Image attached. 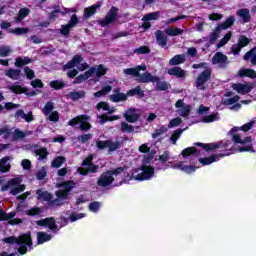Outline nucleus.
<instances>
[{
    "instance_id": "nucleus-1",
    "label": "nucleus",
    "mask_w": 256,
    "mask_h": 256,
    "mask_svg": "<svg viewBox=\"0 0 256 256\" xmlns=\"http://www.w3.org/2000/svg\"><path fill=\"white\" fill-rule=\"evenodd\" d=\"M194 146L203 148L205 152H211L220 150V154H215L216 156L222 157H229L231 156V141H220V142H211V143H201L196 142Z\"/></svg>"
},
{
    "instance_id": "nucleus-2",
    "label": "nucleus",
    "mask_w": 256,
    "mask_h": 256,
    "mask_svg": "<svg viewBox=\"0 0 256 256\" xmlns=\"http://www.w3.org/2000/svg\"><path fill=\"white\" fill-rule=\"evenodd\" d=\"M183 29L178 27H168L164 31H155V41L161 48H165L168 44V37H178L183 35Z\"/></svg>"
},
{
    "instance_id": "nucleus-3",
    "label": "nucleus",
    "mask_w": 256,
    "mask_h": 256,
    "mask_svg": "<svg viewBox=\"0 0 256 256\" xmlns=\"http://www.w3.org/2000/svg\"><path fill=\"white\" fill-rule=\"evenodd\" d=\"M4 243L6 244H16L19 246V254L20 255H25L27 254V248L31 250V235L29 232L19 236L18 238L14 236H10L8 238H4Z\"/></svg>"
},
{
    "instance_id": "nucleus-4",
    "label": "nucleus",
    "mask_w": 256,
    "mask_h": 256,
    "mask_svg": "<svg viewBox=\"0 0 256 256\" xmlns=\"http://www.w3.org/2000/svg\"><path fill=\"white\" fill-rule=\"evenodd\" d=\"M127 170V166L116 167L112 170H107L101 173L99 179H97V186L106 188L114 183V177L123 174Z\"/></svg>"
},
{
    "instance_id": "nucleus-5",
    "label": "nucleus",
    "mask_w": 256,
    "mask_h": 256,
    "mask_svg": "<svg viewBox=\"0 0 256 256\" xmlns=\"http://www.w3.org/2000/svg\"><path fill=\"white\" fill-rule=\"evenodd\" d=\"M204 68L203 72H200L194 81L196 89L200 91H205V84L211 79V68L207 67L206 62H200L198 64H193L192 69Z\"/></svg>"
},
{
    "instance_id": "nucleus-6",
    "label": "nucleus",
    "mask_w": 256,
    "mask_h": 256,
    "mask_svg": "<svg viewBox=\"0 0 256 256\" xmlns=\"http://www.w3.org/2000/svg\"><path fill=\"white\" fill-rule=\"evenodd\" d=\"M253 126H255V121H250V122L242 125V127L231 128V130L229 131V135H231V140L233 141V143L245 145V144H249L250 142H252V138H250L248 136V137H245L244 139H242L241 137H239V134H237V132H239V131L248 132V131H250V129H252Z\"/></svg>"
},
{
    "instance_id": "nucleus-7",
    "label": "nucleus",
    "mask_w": 256,
    "mask_h": 256,
    "mask_svg": "<svg viewBox=\"0 0 256 256\" xmlns=\"http://www.w3.org/2000/svg\"><path fill=\"white\" fill-rule=\"evenodd\" d=\"M11 187H14L10 190V195L16 196L19 193L25 191V185L21 184V178H12L8 182L1 186V192L8 191Z\"/></svg>"
},
{
    "instance_id": "nucleus-8",
    "label": "nucleus",
    "mask_w": 256,
    "mask_h": 256,
    "mask_svg": "<svg viewBox=\"0 0 256 256\" xmlns=\"http://www.w3.org/2000/svg\"><path fill=\"white\" fill-rule=\"evenodd\" d=\"M97 149L99 151H103L107 149V152L112 153L120 149L123 146V142L120 141H112V140H105V141H97Z\"/></svg>"
},
{
    "instance_id": "nucleus-9",
    "label": "nucleus",
    "mask_w": 256,
    "mask_h": 256,
    "mask_svg": "<svg viewBox=\"0 0 256 256\" xmlns=\"http://www.w3.org/2000/svg\"><path fill=\"white\" fill-rule=\"evenodd\" d=\"M140 170L142 171V173L136 175V181L151 180V178H153V175H155V168H153V166L142 165L140 167Z\"/></svg>"
},
{
    "instance_id": "nucleus-10",
    "label": "nucleus",
    "mask_w": 256,
    "mask_h": 256,
    "mask_svg": "<svg viewBox=\"0 0 256 256\" xmlns=\"http://www.w3.org/2000/svg\"><path fill=\"white\" fill-rule=\"evenodd\" d=\"M117 16L118 8L112 6V8H110V11H108L105 15V18L99 20V25H101V27H106L107 25L114 23Z\"/></svg>"
},
{
    "instance_id": "nucleus-11",
    "label": "nucleus",
    "mask_w": 256,
    "mask_h": 256,
    "mask_svg": "<svg viewBox=\"0 0 256 256\" xmlns=\"http://www.w3.org/2000/svg\"><path fill=\"white\" fill-rule=\"evenodd\" d=\"M211 64L218 65L220 69H225L226 65H229V57L224 55L222 52H216L214 57H211Z\"/></svg>"
},
{
    "instance_id": "nucleus-12",
    "label": "nucleus",
    "mask_w": 256,
    "mask_h": 256,
    "mask_svg": "<svg viewBox=\"0 0 256 256\" xmlns=\"http://www.w3.org/2000/svg\"><path fill=\"white\" fill-rule=\"evenodd\" d=\"M78 23L79 19L77 18V15L73 14V16H71V20L68 21V24L61 26L60 35L68 37V35L71 34V29L75 28V26H77Z\"/></svg>"
},
{
    "instance_id": "nucleus-13",
    "label": "nucleus",
    "mask_w": 256,
    "mask_h": 256,
    "mask_svg": "<svg viewBox=\"0 0 256 256\" xmlns=\"http://www.w3.org/2000/svg\"><path fill=\"white\" fill-rule=\"evenodd\" d=\"M10 92L14 93V95H25L27 97L36 96L35 91H28L27 87L21 85H12L10 86Z\"/></svg>"
},
{
    "instance_id": "nucleus-14",
    "label": "nucleus",
    "mask_w": 256,
    "mask_h": 256,
    "mask_svg": "<svg viewBox=\"0 0 256 256\" xmlns=\"http://www.w3.org/2000/svg\"><path fill=\"white\" fill-rule=\"evenodd\" d=\"M123 118L127 123H136L140 120V113L135 108H129L123 113Z\"/></svg>"
},
{
    "instance_id": "nucleus-15",
    "label": "nucleus",
    "mask_w": 256,
    "mask_h": 256,
    "mask_svg": "<svg viewBox=\"0 0 256 256\" xmlns=\"http://www.w3.org/2000/svg\"><path fill=\"white\" fill-rule=\"evenodd\" d=\"M133 77L138 78V83H142V84L160 82L159 77L154 76L149 72H144L142 73V75L133 76Z\"/></svg>"
},
{
    "instance_id": "nucleus-16",
    "label": "nucleus",
    "mask_w": 256,
    "mask_h": 256,
    "mask_svg": "<svg viewBox=\"0 0 256 256\" xmlns=\"http://www.w3.org/2000/svg\"><path fill=\"white\" fill-rule=\"evenodd\" d=\"M36 225L40 227H47L49 230L55 232L57 231V225L55 224V219L53 217H48L43 220L36 221Z\"/></svg>"
},
{
    "instance_id": "nucleus-17",
    "label": "nucleus",
    "mask_w": 256,
    "mask_h": 256,
    "mask_svg": "<svg viewBox=\"0 0 256 256\" xmlns=\"http://www.w3.org/2000/svg\"><path fill=\"white\" fill-rule=\"evenodd\" d=\"M90 121V116L88 115H79L76 116L75 118L71 119L70 121H68V126L70 127H75L78 124L82 125V124H88Z\"/></svg>"
},
{
    "instance_id": "nucleus-18",
    "label": "nucleus",
    "mask_w": 256,
    "mask_h": 256,
    "mask_svg": "<svg viewBox=\"0 0 256 256\" xmlns=\"http://www.w3.org/2000/svg\"><path fill=\"white\" fill-rule=\"evenodd\" d=\"M231 88L239 95H246L252 90V86H248L242 83H235L231 86Z\"/></svg>"
},
{
    "instance_id": "nucleus-19",
    "label": "nucleus",
    "mask_w": 256,
    "mask_h": 256,
    "mask_svg": "<svg viewBox=\"0 0 256 256\" xmlns=\"http://www.w3.org/2000/svg\"><path fill=\"white\" fill-rule=\"evenodd\" d=\"M92 74H94V67H90L88 71L84 72V74H79L78 76H75V80L73 81V84H81L88 80L90 77H92Z\"/></svg>"
},
{
    "instance_id": "nucleus-20",
    "label": "nucleus",
    "mask_w": 256,
    "mask_h": 256,
    "mask_svg": "<svg viewBox=\"0 0 256 256\" xmlns=\"http://www.w3.org/2000/svg\"><path fill=\"white\" fill-rule=\"evenodd\" d=\"M234 23H235V17L229 16L228 18H226V20H224V22L218 24V26H216V29L214 31L227 30L231 28Z\"/></svg>"
},
{
    "instance_id": "nucleus-21",
    "label": "nucleus",
    "mask_w": 256,
    "mask_h": 256,
    "mask_svg": "<svg viewBox=\"0 0 256 256\" xmlns=\"http://www.w3.org/2000/svg\"><path fill=\"white\" fill-rule=\"evenodd\" d=\"M82 61H83V57H81V55L77 54V55L73 56L71 61H68V62H66V64H64V70H71V69L75 68L77 65H79Z\"/></svg>"
},
{
    "instance_id": "nucleus-22",
    "label": "nucleus",
    "mask_w": 256,
    "mask_h": 256,
    "mask_svg": "<svg viewBox=\"0 0 256 256\" xmlns=\"http://www.w3.org/2000/svg\"><path fill=\"white\" fill-rule=\"evenodd\" d=\"M172 169H179L181 171H183V173L185 174H192L196 171V169H198L197 166H184L182 162L176 163L174 164V166H172Z\"/></svg>"
},
{
    "instance_id": "nucleus-23",
    "label": "nucleus",
    "mask_w": 256,
    "mask_h": 256,
    "mask_svg": "<svg viewBox=\"0 0 256 256\" xmlns=\"http://www.w3.org/2000/svg\"><path fill=\"white\" fill-rule=\"evenodd\" d=\"M101 8L100 3H96L88 8H84V19H90L94 14H97V10Z\"/></svg>"
},
{
    "instance_id": "nucleus-24",
    "label": "nucleus",
    "mask_w": 256,
    "mask_h": 256,
    "mask_svg": "<svg viewBox=\"0 0 256 256\" xmlns=\"http://www.w3.org/2000/svg\"><path fill=\"white\" fill-rule=\"evenodd\" d=\"M181 156L187 158L190 156L199 157L201 156V151H198L195 147L185 148L181 151Z\"/></svg>"
},
{
    "instance_id": "nucleus-25",
    "label": "nucleus",
    "mask_w": 256,
    "mask_h": 256,
    "mask_svg": "<svg viewBox=\"0 0 256 256\" xmlns=\"http://www.w3.org/2000/svg\"><path fill=\"white\" fill-rule=\"evenodd\" d=\"M36 240L37 245L45 244L46 242L51 241V234H48L47 232H38L36 234Z\"/></svg>"
},
{
    "instance_id": "nucleus-26",
    "label": "nucleus",
    "mask_w": 256,
    "mask_h": 256,
    "mask_svg": "<svg viewBox=\"0 0 256 256\" xmlns=\"http://www.w3.org/2000/svg\"><path fill=\"white\" fill-rule=\"evenodd\" d=\"M224 157H220L218 155H211L205 158H198V163L202 164L203 166L210 165L211 163H215L216 161L222 159Z\"/></svg>"
},
{
    "instance_id": "nucleus-27",
    "label": "nucleus",
    "mask_w": 256,
    "mask_h": 256,
    "mask_svg": "<svg viewBox=\"0 0 256 256\" xmlns=\"http://www.w3.org/2000/svg\"><path fill=\"white\" fill-rule=\"evenodd\" d=\"M244 61H250V65L256 66V47L248 50V52L244 54Z\"/></svg>"
},
{
    "instance_id": "nucleus-28",
    "label": "nucleus",
    "mask_w": 256,
    "mask_h": 256,
    "mask_svg": "<svg viewBox=\"0 0 256 256\" xmlns=\"http://www.w3.org/2000/svg\"><path fill=\"white\" fill-rule=\"evenodd\" d=\"M238 101H239V96L235 95L233 96V98H228L224 100V105L226 106L233 105L231 109L239 110L240 108H242V104L237 103Z\"/></svg>"
},
{
    "instance_id": "nucleus-29",
    "label": "nucleus",
    "mask_w": 256,
    "mask_h": 256,
    "mask_svg": "<svg viewBox=\"0 0 256 256\" xmlns=\"http://www.w3.org/2000/svg\"><path fill=\"white\" fill-rule=\"evenodd\" d=\"M237 76H240V78L256 79V71L252 69H240L237 72Z\"/></svg>"
},
{
    "instance_id": "nucleus-30",
    "label": "nucleus",
    "mask_w": 256,
    "mask_h": 256,
    "mask_svg": "<svg viewBox=\"0 0 256 256\" xmlns=\"http://www.w3.org/2000/svg\"><path fill=\"white\" fill-rule=\"evenodd\" d=\"M168 75L182 79L185 77V70L181 67H172L168 69Z\"/></svg>"
},
{
    "instance_id": "nucleus-31",
    "label": "nucleus",
    "mask_w": 256,
    "mask_h": 256,
    "mask_svg": "<svg viewBox=\"0 0 256 256\" xmlns=\"http://www.w3.org/2000/svg\"><path fill=\"white\" fill-rule=\"evenodd\" d=\"M58 188H62L64 190H58L62 192H71L73 188H75V182L73 180H67L60 184H58Z\"/></svg>"
},
{
    "instance_id": "nucleus-32",
    "label": "nucleus",
    "mask_w": 256,
    "mask_h": 256,
    "mask_svg": "<svg viewBox=\"0 0 256 256\" xmlns=\"http://www.w3.org/2000/svg\"><path fill=\"white\" fill-rule=\"evenodd\" d=\"M36 196L38 201H50L53 200L51 193L47 191H42L41 189L36 190Z\"/></svg>"
},
{
    "instance_id": "nucleus-33",
    "label": "nucleus",
    "mask_w": 256,
    "mask_h": 256,
    "mask_svg": "<svg viewBox=\"0 0 256 256\" xmlns=\"http://www.w3.org/2000/svg\"><path fill=\"white\" fill-rule=\"evenodd\" d=\"M183 63H185V55L183 54L174 55V57L168 61V65L170 66H179Z\"/></svg>"
},
{
    "instance_id": "nucleus-34",
    "label": "nucleus",
    "mask_w": 256,
    "mask_h": 256,
    "mask_svg": "<svg viewBox=\"0 0 256 256\" xmlns=\"http://www.w3.org/2000/svg\"><path fill=\"white\" fill-rule=\"evenodd\" d=\"M9 160H10V158L8 156L0 159V173L1 174L10 172V164L8 163Z\"/></svg>"
},
{
    "instance_id": "nucleus-35",
    "label": "nucleus",
    "mask_w": 256,
    "mask_h": 256,
    "mask_svg": "<svg viewBox=\"0 0 256 256\" xmlns=\"http://www.w3.org/2000/svg\"><path fill=\"white\" fill-rule=\"evenodd\" d=\"M86 97V92L84 91H73V92H68V98H71L73 102H77L80 99H83Z\"/></svg>"
},
{
    "instance_id": "nucleus-36",
    "label": "nucleus",
    "mask_w": 256,
    "mask_h": 256,
    "mask_svg": "<svg viewBox=\"0 0 256 256\" xmlns=\"http://www.w3.org/2000/svg\"><path fill=\"white\" fill-rule=\"evenodd\" d=\"M236 15L237 17L242 18L244 23L250 22V12L248 9L243 8V9L237 10Z\"/></svg>"
},
{
    "instance_id": "nucleus-37",
    "label": "nucleus",
    "mask_w": 256,
    "mask_h": 256,
    "mask_svg": "<svg viewBox=\"0 0 256 256\" xmlns=\"http://www.w3.org/2000/svg\"><path fill=\"white\" fill-rule=\"evenodd\" d=\"M127 97H129V95L118 92L110 95V100L114 103H120L127 101Z\"/></svg>"
},
{
    "instance_id": "nucleus-38",
    "label": "nucleus",
    "mask_w": 256,
    "mask_h": 256,
    "mask_svg": "<svg viewBox=\"0 0 256 256\" xmlns=\"http://www.w3.org/2000/svg\"><path fill=\"white\" fill-rule=\"evenodd\" d=\"M49 87L55 91H60L66 87V83L62 80H53L49 82Z\"/></svg>"
},
{
    "instance_id": "nucleus-39",
    "label": "nucleus",
    "mask_w": 256,
    "mask_h": 256,
    "mask_svg": "<svg viewBox=\"0 0 256 256\" xmlns=\"http://www.w3.org/2000/svg\"><path fill=\"white\" fill-rule=\"evenodd\" d=\"M125 95L129 97L138 96V98H144V91L140 88V86H136V88L127 91V94Z\"/></svg>"
},
{
    "instance_id": "nucleus-40",
    "label": "nucleus",
    "mask_w": 256,
    "mask_h": 256,
    "mask_svg": "<svg viewBox=\"0 0 256 256\" xmlns=\"http://www.w3.org/2000/svg\"><path fill=\"white\" fill-rule=\"evenodd\" d=\"M6 76L12 80H19V77H21V69H8L6 72Z\"/></svg>"
},
{
    "instance_id": "nucleus-41",
    "label": "nucleus",
    "mask_w": 256,
    "mask_h": 256,
    "mask_svg": "<svg viewBox=\"0 0 256 256\" xmlns=\"http://www.w3.org/2000/svg\"><path fill=\"white\" fill-rule=\"evenodd\" d=\"M183 131H185V129L179 128L172 132V134L170 135V142L172 143V145H177V140H179L181 134H183Z\"/></svg>"
},
{
    "instance_id": "nucleus-42",
    "label": "nucleus",
    "mask_w": 256,
    "mask_h": 256,
    "mask_svg": "<svg viewBox=\"0 0 256 256\" xmlns=\"http://www.w3.org/2000/svg\"><path fill=\"white\" fill-rule=\"evenodd\" d=\"M30 63H31V58H29V57H23V58L18 57V58H16V60L14 62V66L22 68L23 66H26Z\"/></svg>"
},
{
    "instance_id": "nucleus-43",
    "label": "nucleus",
    "mask_w": 256,
    "mask_h": 256,
    "mask_svg": "<svg viewBox=\"0 0 256 256\" xmlns=\"http://www.w3.org/2000/svg\"><path fill=\"white\" fill-rule=\"evenodd\" d=\"M66 162V158L64 156H58L55 157V159H53V161H51V167L57 169L62 167V164H64Z\"/></svg>"
},
{
    "instance_id": "nucleus-44",
    "label": "nucleus",
    "mask_w": 256,
    "mask_h": 256,
    "mask_svg": "<svg viewBox=\"0 0 256 256\" xmlns=\"http://www.w3.org/2000/svg\"><path fill=\"white\" fill-rule=\"evenodd\" d=\"M232 37V32H226V35H224V37L222 39H220V41L218 42V44H216V48L220 49L222 47H224V45H226V43H229V41L231 40Z\"/></svg>"
},
{
    "instance_id": "nucleus-45",
    "label": "nucleus",
    "mask_w": 256,
    "mask_h": 256,
    "mask_svg": "<svg viewBox=\"0 0 256 256\" xmlns=\"http://www.w3.org/2000/svg\"><path fill=\"white\" fill-rule=\"evenodd\" d=\"M157 19H159V11L148 13L142 17L143 22L155 21Z\"/></svg>"
},
{
    "instance_id": "nucleus-46",
    "label": "nucleus",
    "mask_w": 256,
    "mask_h": 256,
    "mask_svg": "<svg viewBox=\"0 0 256 256\" xmlns=\"http://www.w3.org/2000/svg\"><path fill=\"white\" fill-rule=\"evenodd\" d=\"M111 91H112V86L107 85V86L103 87L101 90L94 92V97L101 98V97L107 95V93H109Z\"/></svg>"
},
{
    "instance_id": "nucleus-47",
    "label": "nucleus",
    "mask_w": 256,
    "mask_h": 256,
    "mask_svg": "<svg viewBox=\"0 0 256 256\" xmlns=\"http://www.w3.org/2000/svg\"><path fill=\"white\" fill-rule=\"evenodd\" d=\"M28 15H29V9L28 8H21V10H19V15L16 16V18H15L16 23H20Z\"/></svg>"
},
{
    "instance_id": "nucleus-48",
    "label": "nucleus",
    "mask_w": 256,
    "mask_h": 256,
    "mask_svg": "<svg viewBox=\"0 0 256 256\" xmlns=\"http://www.w3.org/2000/svg\"><path fill=\"white\" fill-rule=\"evenodd\" d=\"M40 214H42V210L38 207H32L29 208V210H25V215L29 217H36L39 216Z\"/></svg>"
},
{
    "instance_id": "nucleus-49",
    "label": "nucleus",
    "mask_w": 256,
    "mask_h": 256,
    "mask_svg": "<svg viewBox=\"0 0 256 256\" xmlns=\"http://www.w3.org/2000/svg\"><path fill=\"white\" fill-rule=\"evenodd\" d=\"M133 53L138 55H147L151 53V48H149V46H140L136 48V50H133Z\"/></svg>"
},
{
    "instance_id": "nucleus-50",
    "label": "nucleus",
    "mask_w": 256,
    "mask_h": 256,
    "mask_svg": "<svg viewBox=\"0 0 256 256\" xmlns=\"http://www.w3.org/2000/svg\"><path fill=\"white\" fill-rule=\"evenodd\" d=\"M12 53V50L10 49V46L1 45L0 46V57L5 58L10 56Z\"/></svg>"
},
{
    "instance_id": "nucleus-51",
    "label": "nucleus",
    "mask_w": 256,
    "mask_h": 256,
    "mask_svg": "<svg viewBox=\"0 0 256 256\" xmlns=\"http://www.w3.org/2000/svg\"><path fill=\"white\" fill-rule=\"evenodd\" d=\"M167 132H168V128H166V126H161V127H159V129L155 130V132H153V134H151V137L153 139H157V137H159Z\"/></svg>"
},
{
    "instance_id": "nucleus-52",
    "label": "nucleus",
    "mask_w": 256,
    "mask_h": 256,
    "mask_svg": "<svg viewBox=\"0 0 256 256\" xmlns=\"http://www.w3.org/2000/svg\"><path fill=\"white\" fill-rule=\"evenodd\" d=\"M120 132L133 133V126L127 124V122H120Z\"/></svg>"
},
{
    "instance_id": "nucleus-53",
    "label": "nucleus",
    "mask_w": 256,
    "mask_h": 256,
    "mask_svg": "<svg viewBox=\"0 0 256 256\" xmlns=\"http://www.w3.org/2000/svg\"><path fill=\"white\" fill-rule=\"evenodd\" d=\"M35 153L36 156L39 157V160H45L47 159V155H49V153L47 152V148L36 149Z\"/></svg>"
},
{
    "instance_id": "nucleus-54",
    "label": "nucleus",
    "mask_w": 256,
    "mask_h": 256,
    "mask_svg": "<svg viewBox=\"0 0 256 256\" xmlns=\"http://www.w3.org/2000/svg\"><path fill=\"white\" fill-rule=\"evenodd\" d=\"M106 73L107 68H105L103 65H99L97 68H94V74H97V78L105 76Z\"/></svg>"
},
{
    "instance_id": "nucleus-55",
    "label": "nucleus",
    "mask_w": 256,
    "mask_h": 256,
    "mask_svg": "<svg viewBox=\"0 0 256 256\" xmlns=\"http://www.w3.org/2000/svg\"><path fill=\"white\" fill-rule=\"evenodd\" d=\"M91 139H92V134L90 133L77 136V142H79V144H86Z\"/></svg>"
},
{
    "instance_id": "nucleus-56",
    "label": "nucleus",
    "mask_w": 256,
    "mask_h": 256,
    "mask_svg": "<svg viewBox=\"0 0 256 256\" xmlns=\"http://www.w3.org/2000/svg\"><path fill=\"white\" fill-rule=\"evenodd\" d=\"M190 111H191V107L185 106L183 108H179V110H177V113L179 114V116L185 118L190 116Z\"/></svg>"
},
{
    "instance_id": "nucleus-57",
    "label": "nucleus",
    "mask_w": 256,
    "mask_h": 256,
    "mask_svg": "<svg viewBox=\"0 0 256 256\" xmlns=\"http://www.w3.org/2000/svg\"><path fill=\"white\" fill-rule=\"evenodd\" d=\"M219 36L220 30H214V32H211V34L209 35V45L215 44Z\"/></svg>"
},
{
    "instance_id": "nucleus-58",
    "label": "nucleus",
    "mask_w": 256,
    "mask_h": 256,
    "mask_svg": "<svg viewBox=\"0 0 256 256\" xmlns=\"http://www.w3.org/2000/svg\"><path fill=\"white\" fill-rule=\"evenodd\" d=\"M250 43V39H248L246 36L242 35L240 36V39L237 40V44H233V46H243L246 47Z\"/></svg>"
},
{
    "instance_id": "nucleus-59",
    "label": "nucleus",
    "mask_w": 256,
    "mask_h": 256,
    "mask_svg": "<svg viewBox=\"0 0 256 256\" xmlns=\"http://www.w3.org/2000/svg\"><path fill=\"white\" fill-rule=\"evenodd\" d=\"M53 109H54L53 102H47L45 104V107L42 108V114L49 115L53 113Z\"/></svg>"
},
{
    "instance_id": "nucleus-60",
    "label": "nucleus",
    "mask_w": 256,
    "mask_h": 256,
    "mask_svg": "<svg viewBox=\"0 0 256 256\" xmlns=\"http://www.w3.org/2000/svg\"><path fill=\"white\" fill-rule=\"evenodd\" d=\"M28 30L27 28H23V27H16L14 29H10V33L14 34V35H25L27 34Z\"/></svg>"
},
{
    "instance_id": "nucleus-61",
    "label": "nucleus",
    "mask_w": 256,
    "mask_h": 256,
    "mask_svg": "<svg viewBox=\"0 0 256 256\" xmlns=\"http://www.w3.org/2000/svg\"><path fill=\"white\" fill-rule=\"evenodd\" d=\"M152 83H156V89L157 91H167L168 90V84L166 81H155Z\"/></svg>"
},
{
    "instance_id": "nucleus-62",
    "label": "nucleus",
    "mask_w": 256,
    "mask_h": 256,
    "mask_svg": "<svg viewBox=\"0 0 256 256\" xmlns=\"http://www.w3.org/2000/svg\"><path fill=\"white\" fill-rule=\"evenodd\" d=\"M100 208H101V203L99 202H90V204L88 205V210H90V212L97 213Z\"/></svg>"
},
{
    "instance_id": "nucleus-63",
    "label": "nucleus",
    "mask_w": 256,
    "mask_h": 256,
    "mask_svg": "<svg viewBox=\"0 0 256 256\" xmlns=\"http://www.w3.org/2000/svg\"><path fill=\"white\" fill-rule=\"evenodd\" d=\"M157 160L159 161V163H162V164L168 162V160H170V152L164 151V154L159 155Z\"/></svg>"
},
{
    "instance_id": "nucleus-64",
    "label": "nucleus",
    "mask_w": 256,
    "mask_h": 256,
    "mask_svg": "<svg viewBox=\"0 0 256 256\" xmlns=\"http://www.w3.org/2000/svg\"><path fill=\"white\" fill-rule=\"evenodd\" d=\"M71 191H55V197L58 199L66 200L68 199V194H70Z\"/></svg>"
}]
</instances>
